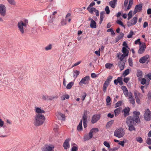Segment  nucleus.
Instances as JSON below:
<instances>
[{
  "label": "nucleus",
  "mask_w": 151,
  "mask_h": 151,
  "mask_svg": "<svg viewBox=\"0 0 151 151\" xmlns=\"http://www.w3.org/2000/svg\"><path fill=\"white\" fill-rule=\"evenodd\" d=\"M6 8L5 6L2 4H0V14L3 17L6 14Z\"/></svg>",
  "instance_id": "obj_11"
},
{
  "label": "nucleus",
  "mask_w": 151,
  "mask_h": 151,
  "mask_svg": "<svg viewBox=\"0 0 151 151\" xmlns=\"http://www.w3.org/2000/svg\"><path fill=\"white\" fill-rule=\"evenodd\" d=\"M90 80V77L88 76H86L82 78L79 84L80 86H82L83 84L85 85L88 84Z\"/></svg>",
  "instance_id": "obj_8"
},
{
  "label": "nucleus",
  "mask_w": 151,
  "mask_h": 151,
  "mask_svg": "<svg viewBox=\"0 0 151 151\" xmlns=\"http://www.w3.org/2000/svg\"><path fill=\"white\" fill-rule=\"evenodd\" d=\"M117 1L116 0L111 1L109 2V5L112 8H114L117 4Z\"/></svg>",
  "instance_id": "obj_21"
},
{
  "label": "nucleus",
  "mask_w": 151,
  "mask_h": 151,
  "mask_svg": "<svg viewBox=\"0 0 151 151\" xmlns=\"http://www.w3.org/2000/svg\"><path fill=\"white\" fill-rule=\"evenodd\" d=\"M130 109L129 108H126L122 111V112H124V115L125 117L129 115V111Z\"/></svg>",
  "instance_id": "obj_20"
},
{
  "label": "nucleus",
  "mask_w": 151,
  "mask_h": 151,
  "mask_svg": "<svg viewBox=\"0 0 151 151\" xmlns=\"http://www.w3.org/2000/svg\"><path fill=\"white\" fill-rule=\"evenodd\" d=\"M146 48V46L145 43L139 46V49L138 50V53L139 54H142L143 53Z\"/></svg>",
  "instance_id": "obj_14"
},
{
  "label": "nucleus",
  "mask_w": 151,
  "mask_h": 151,
  "mask_svg": "<svg viewBox=\"0 0 151 151\" xmlns=\"http://www.w3.org/2000/svg\"><path fill=\"white\" fill-rule=\"evenodd\" d=\"M52 47V45L51 44H50L45 47V49L46 50H48L51 49Z\"/></svg>",
  "instance_id": "obj_48"
},
{
  "label": "nucleus",
  "mask_w": 151,
  "mask_h": 151,
  "mask_svg": "<svg viewBox=\"0 0 151 151\" xmlns=\"http://www.w3.org/2000/svg\"><path fill=\"white\" fill-rule=\"evenodd\" d=\"M117 57L118 58H119L120 60V61L118 63V65L120 69V71H121L124 68L126 61L123 60L124 59H121V58H119V55H118Z\"/></svg>",
  "instance_id": "obj_9"
},
{
  "label": "nucleus",
  "mask_w": 151,
  "mask_h": 151,
  "mask_svg": "<svg viewBox=\"0 0 151 151\" xmlns=\"http://www.w3.org/2000/svg\"><path fill=\"white\" fill-rule=\"evenodd\" d=\"M58 114L59 115V116H60L62 118L63 120H65V116L64 114L60 113H58Z\"/></svg>",
  "instance_id": "obj_53"
},
{
  "label": "nucleus",
  "mask_w": 151,
  "mask_h": 151,
  "mask_svg": "<svg viewBox=\"0 0 151 151\" xmlns=\"http://www.w3.org/2000/svg\"><path fill=\"white\" fill-rule=\"evenodd\" d=\"M122 45L123 46V47H125L126 48H129L128 46L127 42L126 41H124L123 42V43L122 44Z\"/></svg>",
  "instance_id": "obj_54"
},
{
  "label": "nucleus",
  "mask_w": 151,
  "mask_h": 151,
  "mask_svg": "<svg viewBox=\"0 0 151 151\" xmlns=\"http://www.w3.org/2000/svg\"><path fill=\"white\" fill-rule=\"evenodd\" d=\"M135 121L132 116H128L126 119V123L129 127L128 129L130 131L135 130V129L134 127L135 123Z\"/></svg>",
  "instance_id": "obj_2"
},
{
  "label": "nucleus",
  "mask_w": 151,
  "mask_h": 151,
  "mask_svg": "<svg viewBox=\"0 0 151 151\" xmlns=\"http://www.w3.org/2000/svg\"><path fill=\"white\" fill-rule=\"evenodd\" d=\"M113 78V77L111 76H109L106 80L105 81V82L106 83L109 84L110 82L111 81V79Z\"/></svg>",
  "instance_id": "obj_37"
},
{
  "label": "nucleus",
  "mask_w": 151,
  "mask_h": 151,
  "mask_svg": "<svg viewBox=\"0 0 151 151\" xmlns=\"http://www.w3.org/2000/svg\"><path fill=\"white\" fill-rule=\"evenodd\" d=\"M104 145L106 147L108 148H109L110 147L109 144L106 141H105L104 142Z\"/></svg>",
  "instance_id": "obj_58"
},
{
  "label": "nucleus",
  "mask_w": 151,
  "mask_h": 151,
  "mask_svg": "<svg viewBox=\"0 0 151 151\" xmlns=\"http://www.w3.org/2000/svg\"><path fill=\"white\" fill-rule=\"evenodd\" d=\"M129 73V69H127L125 70L123 73V75L124 76H125L128 75Z\"/></svg>",
  "instance_id": "obj_41"
},
{
  "label": "nucleus",
  "mask_w": 151,
  "mask_h": 151,
  "mask_svg": "<svg viewBox=\"0 0 151 151\" xmlns=\"http://www.w3.org/2000/svg\"><path fill=\"white\" fill-rule=\"evenodd\" d=\"M44 116L41 114H37L35 117L34 124L35 126H39L42 124L45 120Z\"/></svg>",
  "instance_id": "obj_1"
},
{
  "label": "nucleus",
  "mask_w": 151,
  "mask_h": 151,
  "mask_svg": "<svg viewBox=\"0 0 151 151\" xmlns=\"http://www.w3.org/2000/svg\"><path fill=\"white\" fill-rule=\"evenodd\" d=\"M95 4V3L94 2H92L89 5L88 7L91 8V7L93 6Z\"/></svg>",
  "instance_id": "obj_62"
},
{
  "label": "nucleus",
  "mask_w": 151,
  "mask_h": 151,
  "mask_svg": "<svg viewBox=\"0 0 151 151\" xmlns=\"http://www.w3.org/2000/svg\"><path fill=\"white\" fill-rule=\"evenodd\" d=\"M124 134L125 131L124 129L122 128H119L114 131V136L118 138H121L124 136Z\"/></svg>",
  "instance_id": "obj_4"
},
{
  "label": "nucleus",
  "mask_w": 151,
  "mask_h": 151,
  "mask_svg": "<svg viewBox=\"0 0 151 151\" xmlns=\"http://www.w3.org/2000/svg\"><path fill=\"white\" fill-rule=\"evenodd\" d=\"M82 120H81L79 122V124L77 126V129L78 131H81L82 130Z\"/></svg>",
  "instance_id": "obj_31"
},
{
  "label": "nucleus",
  "mask_w": 151,
  "mask_h": 151,
  "mask_svg": "<svg viewBox=\"0 0 151 151\" xmlns=\"http://www.w3.org/2000/svg\"><path fill=\"white\" fill-rule=\"evenodd\" d=\"M96 9L94 7H87V10L91 14H93V12H95Z\"/></svg>",
  "instance_id": "obj_32"
},
{
  "label": "nucleus",
  "mask_w": 151,
  "mask_h": 151,
  "mask_svg": "<svg viewBox=\"0 0 151 151\" xmlns=\"http://www.w3.org/2000/svg\"><path fill=\"white\" fill-rule=\"evenodd\" d=\"M137 18L136 17H133L132 19L130 21H128L127 24V26L129 27L135 24L137 22Z\"/></svg>",
  "instance_id": "obj_10"
},
{
  "label": "nucleus",
  "mask_w": 151,
  "mask_h": 151,
  "mask_svg": "<svg viewBox=\"0 0 151 151\" xmlns=\"http://www.w3.org/2000/svg\"><path fill=\"white\" fill-rule=\"evenodd\" d=\"M133 0H129L128 5V6L127 7V8H126L125 9V10L127 11V10H128L130 9H131L132 4H133Z\"/></svg>",
  "instance_id": "obj_28"
},
{
  "label": "nucleus",
  "mask_w": 151,
  "mask_h": 151,
  "mask_svg": "<svg viewBox=\"0 0 151 151\" xmlns=\"http://www.w3.org/2000/svg\"><path fill=\"white\" fill-rule=\"evenodd\" d=\"M149 57L148 55H147L141 58L139 60V62L141 63H145Z\"/></svg>",
  "instance_id": "obj_18"
},
{
  "label": "nucleus",
  "mask_w": 151,
  "mask_h": 151,
  "mask_svg": "<svg viewBox=\"0 0 151 151\" xmlns=\"http://www.w3.org/2000/svg\"><path fill=\"white\" fill-rule=\"evenodd\" d=\"M9 3L12 5H14L16 4L14 0H7Z\"/></svg>",
  "instance_id": "obj_45"
},
{
  "label": "nucleus",
  "mask_w": 151,
  "mask_h": 151,
  "mask_svg": "<svg viewBox=\"0 0 151 151\" xmlns=\"http://www.w3.org/2000/svg\"><path fill=\"white\" fill-rule=\"evenodd\" d=\"M132 11L131 10L129 12L128 14V17L127 19L129 20L132 17Z\"/></svg>",
  "instance_id": "obj_43"
},
{
  "label": "nucleus",
  "mask_w": 151,
  "mask_h": 151,
  "mask_svg": "<svg viewBox=\"0 0 151 151\" xmlns=\"http://www.w3.org/2000/svg\"><path fill=\"white\" fill-rule=\"evenodd\" d=\"M59 96L58 94H53L51 96H49V101H52L54 99H56Z\"/></svg>",
  "instance_id": "obj_25"
},
{
  "label": "nucleus",
  "mask_w": 151,
  "mask_h": 151,
  "mask_svg": "<svg viewBox=\"0 0 151 151\" xmlns=\"http://www.w3.org/2000/svg\"><path fill=\"white\" fill-rule=\"evenodd\" d=\"M144 116L145 120L148 121L150 120L151 119V112L149 109H147L145 111Z\"/></svg>",
  "instance_id": "obj_5"
},
{
  "label": "nucleus",
  "mask_w": 151,
  "mask_h": 151,
  "mask_svg": "<svg viewBox=\"0 0 151 151\" xmlns=\"http://www.w3.org/2000/svg\"><path fill=\"white\" fill-rule=\"evenodd\" d=\"M128 62L129 65L131 67H133V64L132 60L131 58H129L128 59Z\"/></svg>",
  "instance_id": "obj_40"
},
{
  "label": "nucleus",
  "mask_w": 151,
  "mask_h": 151,
  "mask_svg": "<svg viewBox=\"0 0 151 151\" xmlns=\"http://www.w3.org/2000/svg\"><path fill=\"white\" fill-rule=\"evenodd\" d=\"M73 84L74 82H70L68 84L67 86H66V88L68 89H70L72 88Z\"/></svg>",
  "instance_id": "obj_36"
},
{
  "label": "nucleus",
  "mask_w": 151,
  "mask_h": 151,
  "mask_svg": "<svg viewBox=\"0 0 151 151\" xmlns=\"http://www.w3.org/2000/svg\"><path fill=\"white\" fill-rule=\"evenodd\" d=\"M90 27L92 28H96V23L93 19L91 20Z\"/></svg>",
  "instance_id": "obj_26"
},
{
  "label": "nucleus",
  "mask_w": 151,
  "mask_h": 151,
  "mask_svg": "<svg viewBox=\"0 0 151 151\" xmlns=\"http://www.w3.org/2000/svg\"><path fill=\"white\" fill-rule=\"evenodd\" d=\"M109 85V84L106 83L104 82V83L103 86V90L104 92H105L106 91V89Z\"/></svg>",
  "instance_id": "obj_34"
},
{
  "label": "nucleus",
  "mask_w": 151,
  "mask_h": 151,
  "mask_svg": "<svg viewBox=\"0 0 151 151\" xmlns=\"http://www.w3.org/2000/svg\"><path fill=\"white\" fill-rule=\"evenodd\" d=\"M61 25L62 26L66 25L67 24L66 20L65 19H62L60 22Z\"/></svg>",
  "instance_id": "obj_42"
},
{
  "label": "nucleus",
  "mask_w": 151,
  "mask_h": 151,
  "mask_svg": "<svg viewBox=\"0 0 151 151\" xmlns=\"http://www.w3.org/2000/svg\"><path fill=\"white\" fill-rule=\"evenodd\" d=\"M136 139L137 141L139 142L140 143H141L142 142V138L140 137H137Z\"/></svg>",
  "instance_id": "obj_50"
},
{
  "label": "nucleus",
  "mask_w": 151,
  "mask_h": 151,
  "mask_svg": "<svg viewBox=\"0 0 151 151\" xmlns=\"http://www.w3.org/2000/svg\"><path fill=\"white\" fill-rule=\"evenodd\" d=\"M137 77L138 78V80L139 81L140 80L141 78L142 77V71L140 70H138L137 71Z\"/></svg>",
  "instance_id": "obj_23"
},
{
  "label": "nucleus",
  "mask_w": 151,
  "mask_h": 151,
  "mask_svg": "<svg viewBox=\"0 0 151 151\" xmlns=\"http://www.w3.org/2000/svg\"><path fill=\"white\" fill-rule=\"evenodd\" d=\"M146 80L145 78H143L142 79L141 83L142 84L144 85L146 83Z\"/></svg>",
  "instance_id": "obj_56"
},
{
  "label": "nucleus",
  "mask_w": 151,
  "mask_h": 151,
  "mask_svg": "<svg viewBox=\"0 0 151 151\" xmlns=\"http://www.w3.org/2000/svg\"><path fill=\"white\" fill-rule=\"evenodd\" d=\"M146 143L149 145H151V139L150 138L147 139Z\"/></svg>",
  "instance_id": "obj_59"
},
{
  "label": "nucleus",
  "mask_w": 151,
  "mask_h": 151,
  "mask_svg": "<svg viewBox=\"0 0 151 151\" xmlns=\"http://www.w3.org/2000/svg\"><path fill=\"white\" fill-rule=\"evenodd\" d=\"M121 88L124 94L126 96H127L128 94V90L125 86H122L121 87Z\"/></svg>",
  "instance_id": "obj_22"
},
{
  "label": "nucleus",
  "mask_w": 151,
  "mask_h": 151,
  "mask_svg": "<svg viewBox=\"0 0 151 151\" xmlns=\"http://www.w3.org/2000/svg\"><path fill=\"white\" fill-rule=\"evenodd\" d=\"M140 114V113L139 111H134L133 112V119L134 120L136 123H139L140 122L139 116Z\"/></svg>",
  "instance_id": "obj_7"
},
{
  "label": "nucleus",
  "mask_w": 151,
  "mask_h": 151,
  "mask_svg": "<svg viewBox=\"0 0 151 151\" xmlns=\"http://www.w3.org/2000/svg\"><path fill=\"white\" fill-rule=\"evenodd\" d=\"M113 123V121H111L108 122L106 126L107 127L110 126Z\"/></svg>",
  "instance_id": "obj_64"
},
{
  "label": "nucleus",
  "mask_w": 151,
  "mask_h": 151,
  "mask_svg": "<svg viewBox=\"0 0 151 151\" xmlns=\"http://www.w3.org/2000/svg\"><path fill=\"white\" fill-rule=\"evenodd\" d=\"M73 77L75 79H76L77 78L80 72H79L77 70H74L73 71Z\"/></svg>",
  "instance_id": "obj_35"
},
{
  "label": "nucleus",
  "mask_w": 151,
  "mask_h": 151,
  "mask_svg": "<svg viewBox=\"0 0 151 151\" xmlns=\"http://www.w3.org/2000/svg\"><path fill=\"white\" fill-rule=\"evenodd\" d=\"M35 112L38 114H41V113H44L45 112L44 110L39 107L35 108Z\"/></svg>",
  "instance_id": "obj_30"
},
{
  "label": "nucleus",
  "mask_w": 151,
  "mask_h": 151,
  "mask_svg": "<svg viewBox=\"0 0 151 151\" xmlns=\"http://www.w3.org/2000/svg\"><path fill=\"white\" fill-rule=\"evenodd\" d=\"M122 102L121 101H118L115 104V107H117L120 106L122 104Z\"/></svg>",
  "instance_id": "obj_52"
},
{
  "label": "nucleus",
  "mask_w": 151,
  "mask_h": 151,
  "mask_svg": "<svg viewBox=\"0 0 151 151\" xmlns=\"http://www.w3.org/2000/svg\"><path fill=\"white\" fill-rule=\"evenodd\" d=\"M105 14V12L104 11L101 12L100 13V20L99 22V23L101 24L102 23L103 19L104 17V14Z\"/></svg>",
  "instance_id": "obj_29"
},
{
  "label": "nucleus",
  "mask_w": 151,
  "mask_h": 151,
  "mask_svg": "<svg viewBox=\"0 0 151 151\" xmlns=\"http://www.w3.org/2000/svg\"><path fill=\"white\" fill-rule=\"evenodd\" d=\"M129 80V77H125L124 78L123 81L125 83H127Z\"/></svg>",
  "instance_id": "obj_61"
},
{
  "label": "nucleus",
  "mask_w": 151,
  "mask_h": 151,
  "mask_svg": "<svg viewBox=\"0 0 151 151\" xmlns=\"http://www.w3.org/2000/svg\"><path fill=\"white\" fill-rule=\"evenodd\" d=\"M105 11L107 14H109L110 13V11L109 8L108 6H107L105 8Z\"/></svg>",
  "instance_id": "obj_46"
},
{
  "label": "nucleus",
  "mask_w": 151,
  "mask_h": 151,
  "mask_svg": "<svg viewBox=\"0 0 151 151\" xmlns=\"http://www.w3.org/2000/svg\"><path fill=\"white\" fill-rule=\"evenodd\" d=\"M54 146L53 145L50 146L46 145L42 149L43 151H52L53 149L54 148Z\"/></svg>",
  "instance_id": "obj_15"
},
{
  "label": "nucleus",
  "mask_w": 151,
  "mask_h": 151,
  "mask_svg": "<svg viewBox=\"0 0 151 151\" xmlns=\"http://www.w3.org/2000/svg\"><path fill=\"white\" fill-rule=\"evenodd\" d=\"M70 140L69 139H67L64 142L63 146L65 149L66 150L69 147V142Z\"/></svg>",
  "instance_id": "obj_19"
},
{
  "label": "nucleus",
  "mask_w": 151,
  "mask_h": 151,
  "mask_svg": "<svg viewBox=\"0 0 151 151\" xmlns=\"http://www.w3.org/2000/svg\"><path fill=\"white\" fill-rule=\"evenodd\" d=\"M112 66V64L110 63H107L105 64V67L106 68L109 69L111 68V67Z\"/></svg>",
  "instance_id": "obj_44"
},
{
  "label": "nucleus",
  "mask_w": 151,
  "mask_h": 151,
  "mask_svg": "<svg viewBox=\"0 0 151 151\" xmlns=\"http://www.w3.org/2000/svg\"><path fill=\"white\" fill-rule=\"evenodd\" d=\"M87 114L84 113L82 117V122H83V126L84 128H86L87 126Z\"/></svg>",
  "instance_id": "obj_12"
},
{
  "label": "nucleus",
  "mask_w": 151,
  "mask_h": 151,
  "mask_svg": "<svg viewBox=\"0 0 151 151\" xmlns=\"http://www.w3.org/2000/svg\"><path fill=\"white\" fill-rule=\"evenodd\" d=\"M122 110V108L119 107L116 109L114 111V112L115 113V116H117L120 113L121 110Z\"/></svg>",
  "instance_id": "obj_27"
},
{
  "label": "nucleus",
  "mask_w": 151,
  "mask_h": 151,
  "mask_svg": "<svg viewBox=\"0 0 151 151\" xmlns=\"http://www.w3.org/2000/svg\"><path fill=\"white\" fill-rule=\"evenodd\" d=\"M128 97L129 99V101L130 103L134 105L135 103V100L134 97L132 96V93L130 92L128 95Z\"/></svg>",
  "instance_id": "obj_17"
},
{
  "label": "nucleus",
  "mask_w": 151,
  "mask_h": 151,
  "mask_svg": "<svg viewBox=\"0 0 151 151\" xmlns=\"http://www.w3.org/2000/svg\"><path fill=\"white\" fill-rule=\"evenodd\" d=\"M140 94V93L138 92L137 91H135L134 92V95L135 98H138V96H139Z\"/></svg>",
  "instance_id": "obj_47"
},
{
  "label": "nucleus",
  "mask_w": 151,
  "mask_h": 151,
  "mask_svg": "<svg viewBox=\"0 0 151 151\" xmlns=\"http://www.w3.org/2000/svg\"><path fill=\"white\" fill-rule=\"evenodd\" d=\"M49 96L48 95H43L42 99L44 100H49Z\"/></svg>",
  "instance_id": "obj_39"
},
{
  "label": "nucleus",
  "mask_w": 151,
  "mask_h": 151,
  "mask_svg": "<svg viewBox=\"0 0 151 151\" xmlns=\"http://www.w3.org/2000/svg\"><path fill=\"white\" fill-rule=\"evenodd\" d=\"M118 144L119 145H121L122 146H124V141H119Z\"/></svg>",
  "instance_id": "obj_63"
},
{
  "label": "nucleus",
  "mask_w": 151,
  "mask_h": 151,
  "mask_svg": "<svg viewBox=\"0 0 151 151\" xmlns=\"http://www.w3.org/2000/svg\"><path fill=\"white\" fill-rule=\"evenodd\" d=\"M91 139L89 137V136L88 134H85L84 136V139L85 141L89 140Z\"/></svg>",
  "instance_id": "obj_49"
},
{
  "label": "nucleus",
  "mask_w": 151,
  "mask_h": 151,
  "mask_svg": "<svg viewBox=\"0 0 151 151\" xmlns=\"http://www.w3.org/2000/svg\"><path fill=\"white\" fill-rule=\"evenodd\" d=\"M138 12L141 11L142 9V4H140L137 5L134 8Z\"/></svg>",
  "instance_id": "obj_24"
},
{
  "label": "nucleus",
  "mask_w": 151,
  "mask_h": 151,
  "mask_svg": "<svg viewBox=\"0 0 151 151\" xmlns=\"http://www.w3.org/2000/svg\"><path fill=\"white\" fill-rule=\"evenodd\" d=\"M100 115L99 114H95L93 115L92 118L91 123L94 124L97 122L100 118Z\"/></svg>",
  "instance_id": "obj_13"
},
{
  "label": "nucleus",
  "mask_w": 151,
  "mask_h": 151,
  "mask_svg": "<svg viewBox=\"0 0 151 151\" xmlns=\"http://www.w3.org/2000/svg\"><path fill=\"white\" fill-rule=\"evenodd\" d=\"M73 146L71 149V151H77L78 149V147L74 143L72 144Z\"/></svg>",
  "instance_id": "obj_33"
},
{
  "label": "nucleus",
  "mask_w": 151,
  "mask_h": 151,
  "mask_svg": "<svg viewBox=\"0 0 151 151\" xmlns=\"http://www.w3.org/2000/svg\"><path fill=\"white\" fill-rule=\"evenodd\" d=\"M122 79V77H118L117 79L114 80V83L116 85L119 83L120 85L122 86L123 85Z\"/></svg>",
  "instance_id": "obj_16"
},
{
  "label": "nucleus",
  "mask_w": 151,
  "mask_h": 151,
  "mask_svg": "<svg viewBox=\"0 0 151 151\" xmlns=\"http://www.w3.org/2000/svg\"><path fill=\"white\" fill-rule=\"evenodd\" d=\"M129 48H126L124 47H122V52L123 54L121 55V56L119 57L121 58V59H124L126 57H127L129 55Z\"/></svg>",
  "instance_id": "obj_6"
},
{
  "label": "nucleus",
  "mask_w": 151,
  "mask_h": 151,
  "mask_svg": "<svg viewBox=\"0 0 151 151\" xmlns=\"http://www.w3.org/2000/svg\"><path fill=\"white\" fill-rule=\"evenodd\" d=\"M133 35H135V34L132 30L130 31L129 35H127V37L128 38H131L132 36Z\"/></svg>",
  "instance_id": "obj_38"
},
{
  "label": "nucleus",
  "mask_w": 151,
  "mask_h": 151,
  "mask_svg": "<svg viewBox=\"0 0 151 151\" xmlns=\"http://www.w3.org/2000/svg\"><path fill=\"white\" fill-rule=\"evenodd\" d=\"M28 23V21L27 20H25L24 22L21 21L18 23L17 25L18 28L22 34H23L25 32Z\"/></svg>",
  "instance_id": "obj_3"
},
{
  "label": "nucleus",
  "mask_w": 151,
  "mask_h": 151,
  "mask_svg": "<svg viewBox=\"0 0 151 151\" xmlns=\"http://www.w3.org/2000/svg\"><path fill=\"white\" fill-rule=\"evenodd\" d=\"M91 131L93 133H96L99 132V130L97 128H93L91 130Z\"/></svg>",
  "instance_id": "obj_51"
},
{
  "label": "nucleus",
  "mask_w": 151,
  "mask_h": 151,
  "mask_svg": "<svg viewBox=\"0 0 151 151\" xmlns=\"http://www.w3.org/2000/svg\"><path fill=\"white\" fill-rule=\"evenodd\" d=\"M135 44H137L138 43L139 45H142V43L140 42V39H138L137 40H136L135 42Z\"/></svg>",
  "instance_id": "obj_55"
},
{
  "label": "nucleus",
  "mask_w": 151,
  "mask_h": 151,
  "mask_svg": "<svg viewBox=\"0 0 151 151\" xmlns=\"http://www.w3.org/2000/svg\"><path fill=\"white\" fill-rule=\"evenodd\" d=\"M124 35V34L123 33H121L119 35L117 36V37L120 40L123 37Z\"/></svg>",
  "instance_id": "obj_57"
},
{
  "label": "nucleus",
  "mask_w": 151,
  "mask_h": 151,
  "mask_svg": "<svg viewBox=\"0 0 151 151\" xmlns=\"http://www.w3.org/2000/svg\"><path fill=\"white\" fill-rule=\"evenodd\" d=\"M117 24H118L121 25V26H122L123 27H124V26L123 25L122 22V21H120L119 20H118L117 21Z\"/></svg>",
  "instance_id": "obj_60"
}]
</instances>
